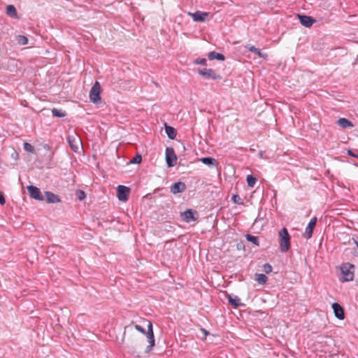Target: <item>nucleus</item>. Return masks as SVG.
Instances as JSON below:
<instances>
[{"instance_id":"20e7f679","label":"nucleus","mask_w":358,"mask_h":358,"mask_svg":"<svg viewBox=\"0 0 358 358\" xmlns=\"http://www.w3.org/2000/svg\"><path fill=\"white\" fill-rule=\"evenodd\" d=\"M67 142L71 150L75 152H77L80 147L82 146L81 140L76 134L69 135L67 137Z\"/></svg>"},{"instance_id":"5701e85b","label":"nucleus","mask_w":358,"mask_h":358,"mask_svg":"<svg viewBox=\"0 0 358 358\" xmlns=\"http://www.w3.org/2000/svg\"><path fill=\"white\" fill-rule=\"evenodd\" d=\"M6 14L12 17H17V13L15 7L13 5H8L6 8Z\"/></svg>"},{"instance_id":"9d476101","label":"nucleus","mask_w":358,"mask_h":358,"mask_svg":"<svg viewBox=\"0 0 358 358\" xmlns=\"http://www.w3.org/2000/svg\"><path fill=\"white\" fill-rule=\"evenodd\" d=\"M148 338L149 339L150 345L146 348L145 352H148L151 350L152 348L155 345L154 334L152 331V324L151 322H148Z\"/></svg>"},{"instance_id":"2f4dec72","label":"nucleus","mask_w":358,"mask_h":358,"mask_svg":"<svg viewBox=\"0 0 358 358\" xmlns=\"http://www.w3.org/2000/svg\"><path fill=\"white\" fill-rule=\"evenodd\" d=\"M76 196L80 201H82L85 198L86 195L84 191L79 189L76 192Z\"/></svg>"},{"instance_id":"412c9836","label":"nucleus","mask_w":358,"mask_h":358,"mask_svg":"<svg viewBox=\"0 0 358 358\" xmlns=\"http://www.w3.org/2000/svg\"><path fill=\"white\" fill-rule=\"evenodd\" d=\"M200 161L203 164H204L206 165H208V166H215L218 164L215 159H214L213 157H202V158L200 159Z\"/></svg>"},{"instance_id":"bb28decb","label":"nucleus","mask_w":358,"mask_h":358,"mask_svg":"<svg viewBox=\"0 0 358 358\" xmlns=\"http://www.w3.org/2000/svg\"><path fill=\"white\" fill-rule=\"evenodd\" d=\"M245 238L248 241H250L256 245H259V238L257 236L251 234H247L245 236Z\"/></svg>"},{"instance_id":"72a5a7b5","label":"nucleus","mask_w":358,"mask_h":358,"mask_svg":"<svg viewBox=\"0 0 358 358\" xmlns=\"http://www.w3.org/2000/svg\"><path fill=\"white\" fill-rule=\"evenodd\" d=\"M263 271L266 273H269L272 271V266L269 264L266 263L263 265Z\"/></svg>"},{"instance_id":"7c9ffc66","label":"nucleus","mask_w":358,"mask_h":358,"mask_svg":"<svg viewBox=\"0 0 358 358\" xmlns=\"http://www.w3.org/2000/svg\"><path fill=\"white\" fill-rule=\"evenodd\" d=\"M194 64L206 66L207 64V60L205 58H199L194 61Z\"/></svg>"},{"instance_id":"e433bc0d","label":"nucleus","mask_w":358,"mask_h":358,"mask_svg":"<svg viewBox=\"0 0 358 358\" xmlns=\"http://www.w3.org/2000/svg\"><path fill=\"white\" fill-rule=\"evenodd\" d=\"M5 203H6V200L4 198V195H3V192H0V204L4 205Z\"/></svg>"},{"instance_id":"2eb2a0df","label":"nucleus","mask_w":358,"mask_h":358,"mask_svg":"<svg viewBox=\"0 0 358 358\" xmlns=\"http://www.w3.org/2000/svg\"><path fill=\"white\" fill-rule=\"evenodd\" d=\"M189 15L192 17L194 22H204L208 16L207 13L201 11H196L195 13H189Z\"/></svg>"},{"instance_id":"423d86ee","label":"nucleus","mask_w":358,"mask_h":358,"mask_svg":"<svg viewBox=\"0 0 358 358\" xmlns=\"http://www.w3.org/2000/svg\"><path fill=\"white\" fill-rule=\"evenodd\" d=\"M166 162L168 167H173L176 164L177 157L173 148L167 147L166 149Z\"/></svg>"},{"instance_id":"4be33fe9","label":"nucleus","mask_w":358,"mask_h":358,"mask_svg":"<svg viewBox=\"0 0 358 358\" xmlns=\"http://www.w3.org/2000/svg\"><path fill=\"white\" fill-rule=\"evenodd\" d=\"M337 124L342 128H348L353 127V124L346 118L341 117L337 120Z\"/></svg>"},{"instance_id":"ddd939ff","label":"nucleus","mask_w":358,"mask_h":358,"mask_svg":"<svg viewBox=\"0 0 358 358\" xmlns=\"http://www.w3.org/2000/svg\"><path fill=\"white\" fill-rule=\"evenodd\" d=\"M332 308L334 310V313L335 315V317H337L339 320H343L345 317L344 315V310L343 308L341 307V306L335 302L332 304Z\"/></svg>"},{"instance_id":"1a4fd4ad","label":"nucleus","mask_w":358,"mask_h":358,"mask_svg":"<svg viewBox=\"0 0 358 358\" xmlns=\"http://www.w3.org/2000/svg\"><path fill=\"white\" fill-rule=\"evenodd\" d=\"M317 222V217H313L310 221L308 222L306 229L305 232L303 233V237L306 239H309L312 237L313 229L316 225Z\"/></svg>"},{"instance_id":"9b49d317","label":"nucleus","mask_w":358,"mask_h":358,"mask_svg":"<svg viewBox=\"0 0 358 358\" xmlns=\"http://www.w3.org/2000/svg\"><path fill=\"white\" fill-rule=\"evenodd\" d=\"M298 17L301 24L305 27H310L315 22H316V20L310 16L298 15Z\"/></svg>"},{"instance_id":"aec40b11","label":"nucleus","mask_w":358,"mask_h":358,"mask_svg":"<svg viewBox=\"0 0 358 358\" xmlns=\"http://www.w3.org/2000/svg\"><path fill=\"white\" fill-rule=\"evenodd\" d=\"M165 131L170 139L173 140L176 138L177 134L176 129L173 127L165 124Z\"/></svg>"},{"instance_id":"58836bf2","label":"nucleus","mask_w":358,"mask_h":358,"mask_svg":"<svg viewBox=\"0 0 358 358\" xmlns=\"http://www.w3.org/2000/svg\"><path fill=\"white\" fill-rule=\"evenodd\" d=\"M354 243L356 244V245L357 246L358 248V241L355 240V238H352Z\"/></svg>"},{"instance_id":"f8f14e48","label":"nucleus","mask_w":358,"mask_h":358,"mask_svg":"<svg viewBox=\"0 0 358 358\" xmlns=\"http://www.w3.org/2000/svg\"><path fill=\"white\" fill-rule=\"evenodd\" d=\"M181 217L183 221L185 222H190L192 221H195L196 218L194 217V211L192 209H187L181 213Z\"/></svg>"},{"instance_id":"4c0bfd02","label":"nucleus","mask_w":358,"mask_h":358,"mask_svg":"<svg viewBox=\"0 0 358 358\" xmlns=\"http://www.w3.org/2000/svg\"><path fill=\"white\" fill-rule=\"evenodd\" d=\"M347 152L350 156L358 158V155L355 154L351 150H348Z\"/></svg>"},{"instance_id":"a211bd4d","label":"nucleus","mask_w":358,"mask_h":358,"mask_svg":"<svg viewBox=\"0 0 358 358\" xmlns=\"http://www.w3.org/2000/svg\"><path fill=\"white\" fill-rule=\"evenodd\" d=\"M245 48L257 55L260 58H266L267 56L266 54L262 53L259 49L255 48L254 45L248 44L245 45Z\"/></svg>"},{"instance_id":"c9c22d12","label":"nucleus","mask_w":358,"mask_h":358,"mask_svg":"<svg viewBox=\"0 0 358 358\" xmlns=\"http://www.w3.org/2000/svg\"><path fill=\"white\" fill-rule=\"evenodd\" d=\"M201 331L203 334V337L201 338L202 340H205L206 336L210 334L209 331L203 328L201 329Z\"/></svg>"},{"instance_id":"0eeeda50","label":"nucleus","mask_w":358,"mask_h":358,"mask_svg":"<svg viewBox=\"0 0 358 358\" xmlns=\"http://www.w3.org/2000/svg\"><path fill=\"white\" fill-rule=\"evenodd\" d=\"M130 188L124 185H118L117 196L120 201H127L129 198Z\"/></svg>"},{"instance_id":"f257e3e1","label":"nucleus","mask_w":358,"mask_h":358,"mask_svg":"<svg viewBox=\"0 0 358 358\" xmlns=\"http://www.w3.org/2000/svg\"><path fill=\"white\" fill-rule=\"evenodd\" d=\"M279 244H280V250L282 252H287L290 248V235L288 233V231L286 228H282L279 231Z\"/></svg>"},{"instance_id":"a878e982","label":"nucleus","mask_w":358,"mask_h":358,"mask_svg":"<svg viewBox=\"0 0 358 358\" xmlns=\"http://www.w3.org/2000/svg\"><path fill=\"white\" fill-rule=\"evenodd\" d=\"M246 181L248 187H253L257 182V178L252 175H248Z\"/></svg>"},{"instance_id":"c756f323","label":"nucleus","mask_w":358,"mask_h":358,"mask_svg":"<svg viewBox=\"0 0 358 358\" xmlns=\"http://www.w3.org/2000/svg\"><path fill=\"white\" fill-rule=\"evenodd\" d=\"M142 160V157L140 154H136L135 157L130 161L131 164H140Z\"/></svg>"},{"instance_id":"b1692460","label":"nucleus","mask_w":358,"mask_h":358,"mask_svg":"<svg viewBox=\"0 0 358 358\" xmlns=\"http://www.w3.org/2000/svg\"><path fill=\"white\" fill-rule=\"evenodd\" d=\"M255 276V280L260 285H263L267 281V277L263 273H256Z\"/></svg>"},{"instance_id":"393cba45","label":"nucleus","mask_w":358,"mask_h":358,"mask_svg":"<svg viewBox=\"0 0 358 358\" xmlns=\"http://www.w3.org/2000/svg\"><path fill=\"white\" fill-rule=\"evenodd\" d=\"M52 114L54 117H64L66 115V112L62 111V110L57 109V108H53L52 110Z\"/></svg>"},{"instance_id":"f3484780","label":"nucleus","mask_w":358,"mask_h":358,"mask_svg":"<svg viewBox=\"0 0 358 358\" xmlns=\"http://www.w3.org/2000/svg\"><path fill=\"white\" fill-rule=\"evenodd\" d=\"M228 301H229V303L231 305H232L234 308H238V307L244 306V303L241 302V299L237 296L232 297L231 295H229Z\"/></svg>"},{"instance_id":"cd10ccee","label":"nucleus","mask_w":358,"mask_h":358,"mask_svg":"<svg viewBox=\"0 0 358 358\" xmlns=\"http://www.w3.org/2000/svg\"><path fill=\"white\" fill-rule=\"evenodd\" d=\"M17 41L20 45H27L28 43V38L22 35H18L17 36Z\"/></svg>"},{"instance_id":"f03ea898","label":"nucleus","mask_w":358,"mask_h":358,"mask_svg":"<svg viewBox=\"0 0 358 358\" xmlns=\"http://www.w3.org/2000/svg\"><path fill=\"white\" fill-rule=\"evenodd\" d=\"M355 266L350 263L343 264L341 266V273L343 275V281H352L354 278Z\"/></svg>"},{"instance_id":"7ed1b4c3","label":"nucleus","mask_w":358,"mask_h":358,"mask_svg":"<svg viewBox=\"0 0 358 358\" xmlns=\"http://www.w3.org/2000/svg\"><path fill=\"white\" fill-rule=\"evenodd\" d=\"M101 86L98 81H96L90 92V101L94 103L101 102Z\"/></svg>"},{"instance_id":"dca6fc26","label":"nucleus","mask_w":358,"mask_h":358,"mask_svg":"<svg viewBox=\"0 0 358 358\" xmlns=\"http://www.w3.org/2000/svg\"><path fill=\"white\" fill-rule=\"evenodd\" d=\"M45 195L46 196V201L48 203H59L61 201L59 196L51 192H45Z\"/></svg>"},{"instance_id":"ea45409f","label":"nucleus","mask_w":358,"mask_h":358,"mask_svg":"<svg viewBox=\"0 0 358 358\" xmlns=\"http://www.w3.org/2000/svg\"><path fill=\"white\" fill-rule=\"evenodd\" d=\"M357 255H358V252H357Z\"/></svg>"},{"instance_id":"c85d7f7f","label":"nucleus","mask_w":358,"mask_h":358,"mask_svg":"<svg viewBox=\"0 0 358 358\" xmlns=\"http://www.w3.org/2000/svg\"><path fill=\"white\" fill-rule=\"evenodd\" d=\"M23 148L24 150L29 153H34V148L29 143L25 142L23 144Z\"/></svg>"},{"instance_id":"473e14b6","label":"nucleus","mask_w":358,"mask_h":358,"mask_svg":"<svg viewBox=\"0 0 358 358\" xmlns=\"http://www.w3.org/2000/svg\"><path fill=\"white\" fill-rule=\"evenodd\" d=\"M233 202L234 203H237V204H242L243 202L241 201V199L240 198V196L237 194H234L232 196V198H231Z\"/></svg>"},{"instance_id":"f704fd0d","label":"nucleus","mask_w":358,"mask_h":358,"mask_svg":"<svg viewBox=\"0 0 358 358\" xmlns=\"http://www.w3.org/2000/svg\"><path fill=\"white\" fill-rule=\"evenodd\" d=\"M135 328L137 331H140L141 333L145 334L146 331L144 328H143L141 325L136 324L135 326Z\"/></svg>"},{"instance_id":"6ab92c4d","label":"nucleus","mask_w":358,"mask_h":358,"mask_svg":"<svg viewBox=\"0 0 358 358\" xmlns=\"http://www.w3.org/2000/svg\"><path fill=\"white\" fill-rule=\"evenodd\" d=\"M208 58L210 60L217 59L219 61H224L225 59V57L223 54H221V53H219V52H217L215 51L210 52L208 54Z\"/></svg>"},{"instance_id":"6e6552de","label":"nucleus","mask_w":358,"mask_h":358,"mask_svg":"<svg viewBox=\"0 0 358 358\" xmlns=\"http://www.w3.org/2000/svg\"><path fill=\"white\" fill-rule=\"evenodd\" d=\"M27 190L31 198L38 201H43L44 199L40 189L38 188L37 187H35L34 185H29L27 187Z\"/></svg>"},{"instance_id":"39448f33","label":"nucleus","mask_w":358,"mask_h":358,"mask_svg":"<svg viewBox=\"0 0 358 358\" xmlns=\"http://www.w3.org/2000/svg\"><path fill=\"white\" fill-rule=\"evenodd\" d=\"M198 73L206 79L220 80V75L215 73L212 69H199Z\"/></svg>"},{"instance_id":"4468645a","label":"nucleus","mask_w":358,"mask_h":358,"mask_svg":"<svg viewBox=\"0 0 358 358\" xmlns=\"http://www.w3.org/2000/svg\"><path fill=\"white\" fill-rule=\"evenodd\" d=\"M186 189V185L184 182H175L173 185H171V193L176 194H178V193H181L182 192H184Z\"/></svg>"}]
</instances>
